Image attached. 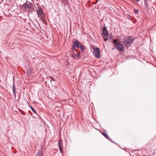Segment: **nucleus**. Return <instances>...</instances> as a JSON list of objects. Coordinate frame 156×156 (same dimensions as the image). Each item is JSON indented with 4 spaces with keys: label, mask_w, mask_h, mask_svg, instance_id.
Masks as SVG:
<instances>
[{
    "label": "nucleus",
    "mask_w": 156,
    "mask_h": 156,
    "mask_svg": "<svg viewBox=\"0 0 156 156\" xmlns=\"http://www.w3.org/2000/svg\"><path fill=\"white\" fill-rule=\"evenodd\" d=\"M127 17V18L128 19H129L130 18V16L129 15H127L126 16Z\"/></svg>",
    "instance_id": "nucleus-22"
},
{
    "label": "nucleus",
    "mask_w": 156,
    "mask_h": 156,
    "mask_svg": "<svg viewBox=\"0 0 156 156\" xmlns=\"http://www.w3.org/2000/svg\"><path fill=\"white\" fill-rule=\"evenodd\" d=\"M23 115H25V113H23L22 114Z\"/></svg>",
    "instance_id": "nucleus-26"
},
{
    "label": "nucleus",
    "mask_w": 156,
    "mask_h": 156,
    "mask_svg": "<svg viewBox=\"0 0 156 156\" xmlns=\"http://www.w3.org/2000/svg\"><path fill=\"white\" fill-rule=\"evenodd\" d=\"M23 7L24 9L26 10H27L30 8L29 5L27 3L23 4Z\"/></svg>",
    "instance_id": "nucleus-9"
},
{
    "label": "nucleus",
    "mask_w": 156,
    "mask_h": 156,
    "mask_svg": "<svg viewBox=\"0 0 156 156\" xmlns=\"http://www.w3.org/2000/svg\"><path fill=\"white\" fill-rule=\"evenodd\" d=\"M12 91L13 92V94L15 96V98H16V86L15 85V83L14 82L13 84V86L12 87Z\"/></svg>",
    "instance_id": "nucleus-7"
},
{
    "label": "nucleus",
    "mask_w": 156,
    "mask_h": 156,
    "mask_svg": "<svg viewBox=\"0 0 156 156\" xmlns=\"http://www.w3.org/2000/svg\"><path fill=\"white\" fill-rule=\"evenodd\" d=\"M37 13L39 17L41 16L43 14V12L41 9L37 10Z\"/></svg>",
    "instance_id": "nucleus-8"
},
{
    "label": "nucleus",
    "mask_w": 156,
    "mask_h": 156,
    "mask_svg": "<svg viewBox=\"0 0 156 156\" xmlns=\"http://www.w3.org/2000/svg\"><path fill=\"white\" fill-rule=\"evenodd\" d=\"M71 55V56L72 57H73V58H75V55H74V54H71V55Z\"/></svg>",
    "instance_id": "nucleus-20"
},
{
    "label": "nucleus",
    "mask_w": 156,
    "mask_h": 156,
    "mask_svg": "<svg viewBox=\"0 0 156 156\" xmlns=\"http://www.w3.org/2000/svg\"><path fill=\"white\" fill-rule=\"evenodd\" d=\"M134 1H136L137 2H139L140 0H133Z\"/></svg>",
    "instance_id": "nucleus-24"
},
{
    "label": "nucleus",
    "mask_w": 156,
    "mask_h": 156,
    "mask_svg": "<svg viewBox=\"0 0 156 156\" xmlns=\"http://www.w3.org/2000/svg\"><path fill=\"white\" fill-rule=\"evenodd\" d=\"M73 43L76 48H79L81 44L78 40L76 39H74L73 40Z\"/></svg>",
    "instance_id": "nucleus-5"
},
{
    "label": "nucleus",
    "mask_w": 156,
    "mask_h": 156,
    "mask_svg": "<svg viewBox=\"0 0 156 156\" xmlns=\"http://www.w3.org/2000/svg\"><path fill=\"white\" fill-rule=\"evenodd\" d=\"M93 48L94 51L95 53V57L98 58H100V49L99 48L97 47L96 48H94V47H93Z\"/></svg>",
    "instance_id": "nucleus-4"
},
{
    "label": "nucleus",
    "mask_w": 156,
    "mask_h": 156,
    "mask_svg": "<svg viewBox=\"0 0 156 156\" xmlns=\"http://www.w3.org/2000/svg\"><path fill=\"white\" fill-rule=\"evenodd\" d=\"M58 2H59L62 4H64V5H67L68 3V0H58Z\"/></svg>",
    "instance_id": "nucleus-10"
},
{
    "label": "nucleus",
    "mask_w": 156,
    "mask_h": 156,
    "mask_svg": "<svg viewBox=\"0 0 156 156\" xmlns=\"http://www.w3.org/2000/svg\"><path fill=\"white\" fill-rule=\"evenodd\" d=\"M79 48H80L81 52H83L85 50V48L83 45H80Z\"/></svg>",
    "instance_id": "nucleus-13"
},
{
    "label": "nucleus",
    "mask_w": 156,
    "mask_h": 156,
    "mask_svg": "<svg viewBox=\"0 0 156 156\" xmlns=\"http://www.w3.org/2000/svg\"><path fill=\"white\" fill-rule=\"evenodd\" d=\"M134 39L131 36H125L122 41V43L125 47L128 48L132 44Z\"/></svg>",
    "instance_id": "nucleus-1"
},
{
    "label": "nucleus",
    "mask_w": 156,
    "mask_h": 156,
    "mask_svg": "<svg viewBox=\"0 0 156 156\" xmlns=\"http://www.w3.org/2000/svg\"><path fill=\"white\" fill-rule=\"evenodd\" d=\"M102 36L104 41H106L108 40V32L105 27H104L102 30Z\"/></svg>",
    "instance_id": "nucleus-3"
},
{
    "label": "nucleus",
    "mask_w": 156,
    "mask_h": 156,
    "mask_svg": "<svg viewBox=\"0 0 156 156\" xmlns=\"http://www.w3.org/2000/svg\"><path fill=\"white\" fill-rule=\"evenodd\" d=\"M113 44L116 48V49L119 51H122L124 49V48L122 44L118 42L117 41L114 39L113 41Z\"/></svg>",
    "instance_id": "nucleus-2"
},
{
    "label": "nucleus",
    "mask_w": 156,
    "mask_h": 156,
    "mask_svg": "<svg viewBox=\"0 0 156 156\" xmlns=\"http://www.w3.org/2000/svg\"><path fill=\"white\" fill-rule=\"evenodd\" d=\"M35 156H42V152L39 151L37 153H36Z\"/></svg>",
    "instance_id": "nucleus-11"
},
{
    "label": "nucleus",
    "mask_w": 156,
    "mask_h": 156,
    "mask_svg": "<svg viewBox=\"0 0 156 156\" xmlns=\"http://www.w3.org/2000/svg\"><path fill=\"white\" fill-rule=\"evenodd\" d=\"M139 12V10L138 9H134V13L137 14Z\"/></svg>",
    "instance_id": "nucleus-16"
},
{
    "label": "nucleus",
    "mask_w": 156,
    "mask_h": 156,
    "mask_svg": "<svg viewBox=\"0 0 156 156\" xmlns=\"http://www.w3.org/2000/svg\"><path fill=\"white\" fill-rule=\"evenodd\" d=\"M31 110L32 111L35 113H36V112L35 110H34V108L31 106H30Z\"/></svg>",
    "instance_id": "nucleus-15"
},
{
    "label": "nucleus",
    "mask_w": 156,
    "mask_h": 156,
    "mask_svg": "<svg viewBox=\"0 0 156 156\" xmlns=\"http://www.w3.org/2000/svg\"><path fill=\"white\" fill-rule=\"evenodd\" d=\"M144 3L147 9H149V5L148 3V1H144Z\"/></svg>",
    "instance_id": "nucleus-12"
},
{
    "label": "nucleus",
    "mask_w": 156,
    "mask_h": 156,
    "mask_svg": "<svg viewBox=\"0 0 156 156\" xmlns=\"http://www.w3.org/2000/svg\"><path fill=\"white\" fill-rule=\"evenodd\" d=\"M47 78L48 79V80H49L50 82L51 81V77H50V76L48 77H47Z\"/></svg>",
    "instance_id": "nucleus-18"
},
{
    "label": "nucleus",
    "mask_w": 156,
    "mask_h": 156,
    "mask_svg": "<svg viewBox=\"0 0 156 156\" xmlns=\"http://www.w3.org/2000/svg\"><path fill=\"white\" fill-rule=\"evenodd\" d=\"M76 47L73 44L72 45V48L73 50H75L76 49Z\"/></svg>",
    "instance_id": "nucleus-17"
},
{
    "label": "nucleus",
    "mask_w": 156,
    "mask_h": 156,
    "mask_svg": "<svg viewBox=\"0 0 156 156\" xmlns=\"http://www.w3.org/2000/svg\"><path fill=\"white\" fill-rule=\"evenodd\" d=\"M99 1V0H96V1L94 3H93L94 4H96Z\"/></svg>",
    "instance_id": "nucleus-21"
},
{
    "label": "nucleus",
    "mask_w": 156,
    "mask_h": 156,
    "mask_svg": "<svg viewBox=\"0 0 156 156\" xmlns=\"http://www.w3.org/2000/svg\"><path fill=\"white\" fill-rule=\"evenodd\" d=\"M58 146L61 152L62 153L63 152L62 147L63 146L62 141L61 139H59L58 142Z\"/></svg>",
    "instance_id": "nucleus-6"
},
{
    "label": "nucleus",
    "mask_w": 156,
    "mask_h": 156,
    "mask_svg": "<svg viewBox=\"0 0 156 156\" xmlns=\"http://www.w3.org/2000/svg\"><path fill=\"white\" fill-rule=\"evenodd\" d=\"M148 0H144V1H148Z\"/></svg>",
    "instance_id": "nucleus-25"
},
{
    "label": "nucleus",
    "mask_w": 156,
    "mask_h": 156,
    "mask_svg": "<svg viewBox=\"0 0 156 156\" xmlns=\"http://www.w3.org/2000/svg\"><path fill=\"white\" fill-rule=\"evenodd\" d=\"M80 52H79L77 54H76L75 55L77 57H80Z\"/></svg>",
    "instance_id": "nucleus-19"
},
{
    "label": "nucleus",
    "mask_w": 156,
    "mask_h": 156,
    "mask_svg": "<svg viewBox=\"0 0 156 156\" xmlns=\"http://www.w3.org/2000/svg\"><path fill=\"white\" fill-rule=\"evenodd\" d=\"M103 135L108 139H110L109 137L108 136L107 134L106 133H103Z\"/></svg>",
    "instance_id": "nucleus-14"
},
{
    "label": "nucleus",
    "mask_w": 156,
    "mask_h": 156,
    "mask_svg": "<svg viewBox=\"0 0 156 156\" xmlns=\"http://www.w3.org/2000/svg\"><path fill=\"white\" fill-rule=\"evenodd\" d=\"M51 80H52V81L55 82V80L54 79L53 77H51Z\"/></svg>",
    "instance_id": "nucleus-23"
}]
</instances>
